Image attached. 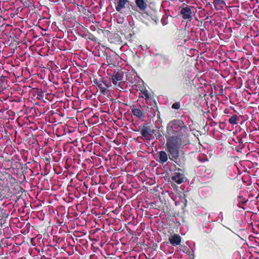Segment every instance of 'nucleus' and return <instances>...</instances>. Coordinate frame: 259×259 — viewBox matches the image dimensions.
Segmentation results:
<instances>
[{
    "mask_svg": "<svg viewBox=\"0 0 259 259\" xmlns=\"http://www.w3.org/2000/svg\"><path fill=\"white\" fill-rule=\"evenodd\" d=\"M166 151L170 158H179L180 151L190 143L188 127L180 119L170 121L166 126Z\"/></svg>",
    "mask_w": 259,
    "mask_h": 259,
    "instance_id": "obj_1",
    "label": "nucleus"
},
{
    "mask_svg": "<svg viewBox=\"0 0 259 259\" xmlns=\"http://www.w3.org/2000/svg\"><path fill=\"white\" fill-rule=\"evenodd\" d=\"M149 0H135L136 10L142 14H145L149 17L152 20L157 23L158 21V17L157 16V11L152 9L151 12L147 11Z\"/></svg>",
    "mask_w": 259,
    "mask_h": 259,
    "instance_id": "obj_2",
    "label": "nucleus"
},
{
    "mask_svg": "<svg viewBox=\"0 0 259 259\" xmlns=\"http://www.w3.org/2000/svg\"><path fill=\"white\" fill-rule=\"evenodd\" d=\"M123 75L124 72L120 70L114 72L112 76V83L117 89L125 90L127 88V82L123 81Z\"/></svg>",
    "mask_w": 259,
    "mask_h": 259,
    "instance_id": "obj_3",
    "label": "nucleus"
},
{
    "mask_svg": "<svg viewBox=\"0 0 259 259\" xmlns=\"http://www.w3.org/2000/svg\"><path fill=\"white\" fill-rule=\"evenodd\" d=\"M94 85L97 86L100 89L101 93L104 95H106L108 92V88L109 87V82L104 78L100 77L99 78L94 77L92 81Z\"/></svg>",
    "mask_w": 259,
    "mask_h": 259,
    "instance_id": "obj_4",
    "label": "nucleus"
},
{
    "mask_svg": "<svg viewBox=\"0 0 259 259\" xmlns=\"http://www.w3.org/2000/svg\"><path fill=\"white\" fill-rule=\"evenodd\" d=\"M144 104H146L145 106L146 111L152 113L154 115H155L156 112L159 113L157 105L155 99L153 97H151L148 101H147Z\"/></svg>",
    "mask_w": 259,
    "mask_h": 259,
    "instance_id": "obj_5",
    "label": "nucleus"
},
{
    "mask_svg": "<svg viewBox=\"0 0 259 259\" xmlns=\"http://www.w3.org/2000/svg\"><path fill=\"white\" fill-rule=\"evenodd\" d=\"M193 8V7L189 5H186V6L182 7L180 14L182 16L183 19L187 20L189 22L192 20V9Z\"/></svg>",
    "mask_w": 259,
    "mask_h": 259,
    "instance_id": "obj_6",
    "label": "nucleus"
},
{
    "mask_svg": "<svg viewBox=\"0 0 259 259\" xmlns=\"http://www.w3.org/2000/svg\"><path fill=\"white\" fill-rule=\"evenodd\" d=\"M158 155V162L161 164H163L165 162H166L168 158L171 161H175L177 160L178 158L177 159H171L170 157L169 153L167 152L166 150L165 151H160L157 152Z\"/></svg>",
    "mask_w": 259,
    "mask_h": 259,
    "instance_id": "obj_7",
    "label": "nucleus"
},
{
    "mask_svg": "<svg viewBox=\"0 0 259 259\" xmlns=\"http://www.w3.org/2000/svg\"><path fill=\"white\" fill-rule=\"evenodd\" d=\"M140 134L145 138L150 140L152 136L153 131L150 126L143 125L140 127Z\"/></svg>",
    "mask_w": 259,
    "mask_h": 259,
    "instance_id": "obj_8",
    "label": "nucleus"
},
{
    "mask_svg": "<svg viewBox=\"0 0 259 259\" xmlns=\"http://www.w3.org/2000/svg\"><path fill=\"white\" fill-rule=\"evenodd\" d=\"M168 241L172 246H177L181 244L182 237L178 234H174L169 237Z\"/></svg>",
    "mask_w": 259,
    "mask_h": 259,
    "instance_id": "obj_9",
    "label": "nucleus"
},
{
    "mask_svg": "<svg viewBox=\"0 0 259 259\" xmlns=\"http://www.w3.org/2000/svg\"><path fill=\"white\" fill-rule=\"evenodd\" d=\"M171 179L178 184H180L185 182L186 178L184 176L183 174L180 172H175L171 177Z\"/></svg>",
    "mask_w": 259,
    "mask_h": 259,
    "instance_id": "obj_10",
    "label": "nucleus"
},
{
    "mask_svg": "<svg viewBox=\"0 0 259 259\" xmlns=\"http://www.w3.org/2000/svg\"><path fill=\"white\" fill-rule=\"evenodd\" d=\"M213 4L216 10H223L226 6L225 0H213Z\"/></svg>",
    "mask_w": 259,
    "mask_h": 259,
    "instance_id": "obj_11",
    "label": "nucleus"
},
{
    "mask_svg": "<svg viewBox=\"0 0 259 259\" xmlns=\"http://www.w3.org/2000/svg\"><path fill=\"white\" fill-rule=\"evenodd\" d=\"M117 3L115 6L116 10L117 12H120L123 9L128 2L127 0H116Z\"/></svg>",
    "mask_w": 259,
    "mask_h": 259,
    "instance_id": "obj_12",
    "label": "nucleus"
},
{
    "mask_svg": "<svg viewBox=\"0 0 259 259\" xmlns=\"http://www.w3.org/2000/svg\"><path fill=\"white\" fill-rule=\"evenodd\" d=\"M9 215L6 213V210L3 209L0 210V227H2L3 225L6 223V219L8 218Z\"/></svg>",
    "mask_w": 259,
    "mask_h": 259,
    "instance_id": "obj_13",
    "label": "nucleus"
},
{
    "mask_svg": "<svg viewBox=\"0 0 259 259\" xmlns=\"http://www.w3.org/2000/svg\"><path fill=\"white\" fill-rule=\"evenodd\" d=\"M153 96H151L150 93L147 90H145L144 91H142L140 93V97L142 98L145 99V102L147 101H148L151 97Z\"/></svg>",
    "mask_w": 259,
    "mask_h": 259,
    "instance_id": "obj_14",
    "label": "nucleus"
},
{
    "mask_svg": "<svg viewBox=\"0 0 259 259\" xmlns=\"http://www.w3.org/2000/svg\"><path fill=\"white\" fill-rule=\"evenodd\" d=\"M132 113L139 119H142L144 117V113L141 110L138 108H132Z\"/></svg>",
    "mask_w": 259,
    "mask_h": 259,
    "instance_id": "obj_15",
    "label": "nucleus"
},
{
    "mask_svg": "<svg viewBox=\"0 0 259 259\" xmlns=\"http://www.w3.org/2000/svg\"><path fill=\"white\" fill-rule=\"evenodd\" d=\"M239 120V117L236 114L232 115L229 119L228 121L232 125L237 124Z\"/></svg>",
    "mask_w": 259,
    "mask_h": 259,
    "instance_id": "obj_16",
    "label": "nucleus"
},
{
    "mask_svg": "<svg viewBox=\"0 0 259 259\" xmlns=\"http://www.w3.org/2000/svg\"><path fill=\"white\" fill-rule=\"evenodd\" d=\"M238 206L240 207H243L242 205L246 203L247 200L243 196H239L238 197Z\"/></svg>",
    "mask_w": 259,
    "mask_h": 259,
    "instance_id": "obj_17",
    "label": "nucleus"
},
{
    "mask_svg": "<svg viewBox=\"0 0 259 259\" xmlns=\"http://www.w3.org/2000/svg\"><path fill=\"white\" fill-rule=\"evenodd\" d=\"M212 168L211 167H206L204 166H203L201 167L200 170L203 171L204 173L206 174L207 175H209L212 172Z\"/></svg>",
    "mask_w": 259,
    "mask_h": 259,
    "instance_id": "obj_18",
    "label": "nucleus"
},
{
    "mask_svg": "<svg viewBox=\"0 0 259 259\" xmlns=\"http://www.w3.org/2000/svg\"><path fill=\"white\" fill-rule=\"evenodd\" d=\"M224 239V235L223 233H219L217 235V239L216 240V242H215V244L217 246L219 245V241L220 240H223Z\"/></svg>",
    "mask_w": 259,
    "mask_h": 259,
    "instance_id": "obj_19",
    "label": "nucleus"
},
{
    "mask_svg": "<svg viewBox=\"0 0 259 259\" xmlns=\"http://www.w3.org/2000/svg\"><path fill=\"white\" fill-rule=\"evenodd\" d=\"M240 146H236L234 149L237 152H241L242 150L244 147V142H240Z\"/></svg>",
    "mask_w": 259,
    "mask_h": 259,
    "instance_id": "obj_20",
    "label": "nucleus"
},
{
    "mask_svg": "<svg viewBox=\"0 0 259 259\" xmlns=\"http://www.w3.org/2000/svg\"><path fill=\"white\" fill-rule=\"evenodd\" d=\"M44 92L41 90H37V98L39 100L42 99L44 97Z\"/></svg>",
    "mask_w": 259,
    "mask_h": 259,
    "instance_id": "obj_21",
    "label": "nucleus"
},
{
    "mask_svg": "<svg viewBox=\"0 0 259 259\" xmlns=\"http://www.w3.org/2000/svg\"><path fill=\"white\" fill-rule=\"evenodd\" d=\"M181 105L180 102H175L171 106L172 109L178 110L180 108Z\"/></svg>",
    "mask_w": 259,
    "mask_h": 259,
    "instance_id": "obj_22",
    "label": "nucleus"
},
{
    "mask_svg": "<svg viewBox=\"0 0 259 259\" xmlns=\"http://www.w3.org/2000/svg\"><path fill=\"white\" fill-rule=\"evenodd\" d=\"M103 34L105 37H108L111 34V32L108 30H103Z\"/></svg>",
    "mask_w": 259,
    "mask_h": 259,
    "instance_id": "obj_23",
    "label": "nucleus"
},
{
    "mask_svg": "<svg viewBox=\"0 0 259 259\" xmlns=\"http://www.w3.org/2000/svg\"><path fill=\"white\" fill-rule=\"evenodd\" d=\"M90 36L88 37V38L93 41H96L97 39L95 36H94L93 34H92L91 33H89Z\"/></svg>",
    "mask_w": 259,
    "mask_h": 259,
    "instance_id": "obj_24",
    "label": "nucleus"
},
{
    "mask_svg": "<svg viewBox=\"0 0 259 259\" xmlns=\"http://www.w3.org/2000/svg\"><path fill=\"white\" fill-rule=\"evenodd\" d=\"M161 22L163 25H165L167 23L166 18L163 17L161 19Z\"/></svg>",
    "mask_w": 259,
    "mask_h": 259,
    "instance_id": "obj_25",
    "label": "nucleus"
},
{
    "mask_svg": "<svg viewBox=\"0 0 259 259\" xmlns=\"http://www.w3.org/2000/svg\"><path fill=\"white\" fill-rule=\"evenodd\" d=\"M6 197L4 193L0 192V201H2Z\"/></svg>",
    "mask_w": 259,
    "mask_h": 259,
    "instance_id": "obj_26",
    "label": "nucleus"
},
{
    "mask_svg": "<svg viewBox=\"0 0 259 259\" xmlns=\"http://www.w3.org/2000/svg\"><path fill=\"white\" fill-rule=\"evenodd\" d=\"M237 141H236V142L238 144V146H240V142H243L242 138L237 137Z\"/></svg>",
    "mask_w": 259,
    "mask_h": 259,
    "instance_id": "obj_27",
    "label": "nucleus"
},
{
    "mask_svg": "<svg viewBox=\"0 0 259 259\" xmlns=\"http://www.w3.org/2000/svg\"><path fill=\"white\" fill-rule=\"evenodd\" d=\"M4 241V240H2V244H4V246L5 247H8V246H9L8 243L6 242L7 241V240H5V242H3Z\"/></svg>",
    "mask_w": 259,
    "mask_h": 259,
    "instance_id": "obj_28",
    "label": "nucleus"
},
{
    "mask_svg": "<svg viewBox=\"0 0 259 259\" xmlns=\"http://www.w3.org/2000/svg\"><path fill=\"white\" fill-rule=\"evenodd\" d=\"M103 29H101L100 28H98L97 29V33L99 34H103Z\"/></svg>",
    "mask_w": 259,
    "mask_h": 259,
    "instance_id": "obj_29",
    "label": "nucleus"
},
{
    "mask_svg": "<svg viewBox=\"0 0 259 259\" xmlns=\"http://www.w3.org/2000/svg\"><path fill=\"white\" fill-rule=\"evenodd\" d=\"M246 136V133L245 132H244L243 133H242L240 136V137H241L240 138H242V139L243 138H245Z\"/></svg>",
    "mask_w": 259,
    "mask_h": 259,
    "instance_id": "obj_30",
    "label": "nucleus"
},
{
    "mask_svg": "<svg viewBox=\"0 0 259 259\" xmlns=\"http://www.w3.org/2000/svg\"><path fill=\"white\" fill-rule=\"evenodd\" d=\"M29 170L31 172L30 176H34L35 175L34 174L33 171L30 169H29Z\"/></svg>",
    "mask_w": 259,
    "mask_h": 259,
    "instance_id": "obj_31",
    "label": "nucleus"
},
{
    "mask_svg": "<svg viewBox=\"0 0 259 259\" xmlns=\"http://www.w3.org/2000/svg\"><path fill=\"white\" fill-rule=\"evenodd\" d=\"M133 35H134V34H131V33H130V34L128 35H129L128 38H130V40H131V38H132V36H133Z\"/></svg>",
    "mask_w": 259,
    "mask_h": 259,
    "instance_id": "obj_32",
    "label": "nucleus"
},
{
    "mask_svg": "<svg viewBox=\"0 0 259 259\" xmlns=\"http://www.w3.org/2000/svg\"><path fill=\"white\" fill-rule=\"evenodd\" d=\"M62 1L64 3H65L67 1H68V0H62ZM68 1H71V0H68Z\"/></svg>",
    "mask_w": 259,
    "mask_h": 259,
    "instance_id": "obj_33",
    "label": "nucleus"
},
{
    "mask_svg": "<svg viewBox=\"0 0 259 259\" xmlns=\"http://www.w3.org/2000/svg\"><path fill=\"white\" fill-rule=\"evenodd\" d=\"M126 80H128V81H130V83H134V82H133V81H132V80H131V81H130L128 79H126Z\"/></svg>",
    "mask_w": 259,
    "mask_h": 259,
    "instance_id": "obj_34",
    "label": "nucleus"
},
{
    "mask_svg": "<svg viewBox=\"0 0 259 259\" xmlns=\"http://www.w3.org/2000/svg\"><path fill=\"white\" fill-rule=\"evenodd\" d=\"M93 27H94L95 28V26H91V28H92Z\"/></svg>",
    "mask_w": 259,
    "mask_h": 259,
    "instance_id": "obj_35",
    "label": "nucleus"
}]
</instances>
